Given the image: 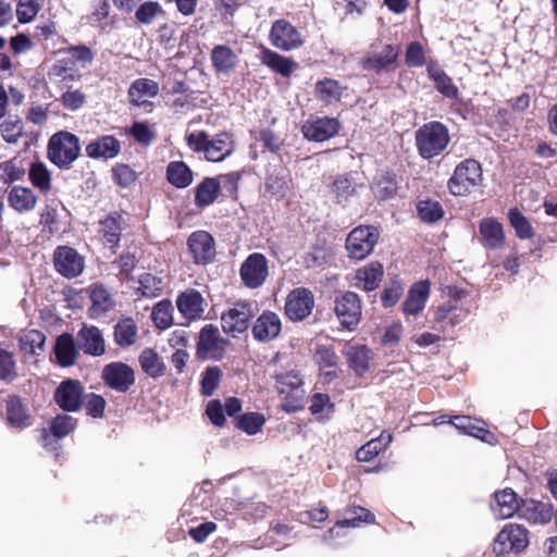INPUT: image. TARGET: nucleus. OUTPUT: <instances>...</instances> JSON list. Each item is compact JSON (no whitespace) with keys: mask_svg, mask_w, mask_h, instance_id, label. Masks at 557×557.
<instances>
[{"mask_svg":"<svg viewBox=\"0 0 557 557\" xmlns=\"http://www.w3.org/2000/svg\"><path fill=\"white\" fill-rule=\"evenodd\" d=\"M188 147L195 152H203L206 159L212 162L223 161L234 151L235 145L232 135L220 133L212 139L206 132L190 133L186 136Z\"/></svg>","mask_w":557,"mask_h":557,"instance_id":"1","label":"nucleus"},{"mask_svg":"<svg viewBox=\"0 0 557 557\" xmlns=\"http://www.w3.org/2000/svg\"><path fill=\"white\" fill-rule=\"evenodd\" d=\"M447 127L441 122H429L416 132V145L423 159H432L446 149L449 144Z\"/></svg>","mask_w":557,"mask_h":557,"instance_id":"2","label":"nucleus"},{"mask_svg":"<svg viewBox=\"0 0 557 557\" xmlns=\"http://www.w3.org/2000/svg\"><path fill=\"white\" fill-rule=\"evenodd\" d=\"M400 47L392 44H373L370 50L359 60L362 70L374 72H392L398 65Z\"/></svg>","mask_w":557,"mask_h":557,"instance_id":"3","label":"nucleus"},{"mask_svg":"<svg viewBox=\"0 0 557 557\" xmlns=\"http://www.w3.org/2000/svg\"><path fill=\"white\" fill-rule=\"evenodd\" d=\"M77 136L69 132H59L51 136L48 144V157L61 169H67L79 156Z\"/></svg>","mask_w":557,"mask_h":557,"instance_id":"4","label":"nucleus"},{"mask_svg":"<svg viewBox=\"0 0 557 557\" xmlns=\"http://www.w3.org/2000/svg\"><path fill=\"white\" fill-rule=\"evenodd\" d=\"M481 182V164L473 159H467L456 166L447 185L453 195L465 196L478 187Z\"/></svg>","mask_w":557,"mask_h":557,"instance_id":"5","label":"nucleus"},{"mask_svg":"<svg viewBox=\"0 0 557 557\" xmlns=\"http://www.w3.org/2000/svg\"><path fill=\"white\" fill-rule=\"evenodd\" d=\"M529 531L525 527L517 523L506 524L497 534L494 544V553L499 555L521 554L529 545Z\"/></svg>","mask_w":557,"mask_h":557,"instance_id":"6","label":"nucleus"},{"mask_svg":"<svg viewBox=\"0 0 557 557\" xmlns=\"http://www.w3.org/2000/svg\"><path fill=\"white\" fill-rule=\"evenodd\" d=\"M333 310L341 325L349 331L355 330L361 320V300L354 292L337 294L334 298Z\"/></svg>","mask_w":557,"mask_h":557,"instance_id":"7","label":"nucleus"},{"mask_svg":"<svg viewBox=\"0 0 557 557\" xmlns=\"http://www.w3.org/2000/svg\"><path fill=\"white\" fill-rule=\"evenodd\" d=\"M380 233L374 226L355 227L347 236L346 249L350 258L362 260L371 253Z\"/></svg>","mask_w":557,"mask_h":557,"instance_id":"8","label":"nucleus"},{"mask_svg":"<svg viewBox=\"0 0 557 557\" xmlns=\"http://www.w3.org/2000/svg\"><path fill=\"white\" fill-rule=\"evenodd\" d=\"M101 379L108 387L119 393L128 392L136 381L134 369L122 361L106 364Z\"/></svg>","mask_w":557,"mask_h":557,"instance_id":"9","label":"nucleus"},{"mask_svg":"<svg viewBox=\"0 0 557 557\" xmlns=\"http://www.w3.org/2000/svg\"><path fill=\"white\" fill-rule=\"evenodd\" d=\"M302 380L295 371L277 375V391L284 396L286 410H298L302 408L305 389Z\"/></svg>","mask_w":557,"mask_h":557,"instance_id":"10","label":"nucleus"},{"mask_svg":"<svg viewBox=\"0 0 557 557\" xmlns=\"http://www.w3.org/2000/svg\"><path fill=\"white\" fill-rule=\"evenodd\" d=\"M53 264L59 274L66 278H74L84 271L85 260L74 248L59 246L53 252Z\"/></svg>","mask_w":557,"mask_h":557,"instance_id":"11","label":"nucleus"},{"mask_svg":"<svg viewBox=\"0 0 557 557\" xmlns=\"http://www.w3.org/2000/svg\"><path fill=\"white\" fill-rule=\"evenodd\" d=\"M228 341L220 336L215 325L207 324L199 334L197 355L202 359H219L223 356Z\"/></svg>","mask_w":557,"mask_h":557,"instance_id":"12","label":"nucleus"},{"mask_svg":"<svg viewBox=\"0 0 557 557\" xmlns=\"http://www.w3.org/2000/svg\"><path fill=\"white\" fill-rule=\"evenodd\" d=\"M84 386L77 380L62 381L54 392V401L67 412H76L83 405Z\"/></svg>","mask_w":557,"mask_h":557,"instance_id":"13","label":"nucleus"},{"mask_svg":"<svg viewBox=\"0 0 557 557\" xmlns=\"http://www.w3.org/2000/svg\"><path fill=\"white\" fill-rule=\"evenodd\" d=\"M314 307V296L311 290L298 287L293 289L285 304V314L292 321H302L309 317Z\"/></svg>","mask_w":557,"mask_h":557,"instance_id":"14","label":"nucleus"},{"mask_svg":"<svg viewBox=\"0 0 557 557\" xmlns=\"http://www.w3.org/2000/svg\"><path fill=\"white\" fill-rule=\"evenodd\" d=\"M239 273L247 287H260L269 274L267 258L259 252L249 255L242 263Z\"/></svg>","mask_w":557,"mask_h":557,"instance_id":"15","label":"nucleus"},{"mask_svg":"<svg viewBox=\"0 0 557 557\" xmlns=\"http://www.w3.org/2000/svg\"><path fill=\"white\" fill-rule=\"evenodd\" d=\"M270 40L274 47L284 51L297 49L304 44L300 33L286 20H277L273 23Z\"/></svg>","mask_w":557,"mask_h":557,"instance_id":"16","label":"nucleus"},{"mask_svg":"<svg viewBox=\"0 0 557 557\" xmlns=\"http://www.w3.org/2000/svg\"><path fill=\"white\" fill-rule=\"evenodd\" d=\"M251 318L252 311L250 305L246 302H237L233 308L222 314V329L225 333L235 336L248 329Z\"/></svg>","mask_w":557,"mask_h":557,"instance_id":"17","label":"nucleus"},{"mask_svg":"<svg viewBox=\"0 0 557 557\" xmlns=\"http://www.w3.org/2000/svg\"><path fill=\"white\" fill-rule=\"evenodd\" d=\"M187 245L194 261L198 264H207L215 257L214 239L206 231L191 233L188 237Z\"/></svg>","mask_w":557,"mask_h":557,"instance_id":"18","label":"nucleus"},{"mask_svg":"<svg viewBox=\"0 0 557 557\" xmlns=\"http://www.w3.org/2000/svg\"><path fill=\"white\" fill-rule=\"evenodd\" d=\"M338 131L339 123L332 117L308 120L301 126L304 137L311 141H325L335 136Z\"/></svg>","mask_w":557,"mask_h":557,"instance_id":"19","label":"nucleus"},{"mask_svg":"<svg viewBox=\"0 0 557 557\" xmlns=\"http://www.w3.org/2000/svg\"><path fill=\"white\" fill-rule=\"evenodd\" d=\"M554 507L549 503L535 499H521L519 518L531 524H547L554 517Z\"/></svg>","mask_w":557,"mask_h":557,"instance_id":"20","label":"nucleus"},{"mask_svg":"<svg viewBox=\"0 0 557 557\" xmlns=\"http://www.w3.org/2000/svg\"><path fill=\"white\" fill-rule=\"evenodd\" d=\"M121 141L113 135H102L92 139L85 148L87 157L96 160L114 159L121 152Z\"/></svg>","mask_w":557,"mask_h":557,"instance_id":"21","label":"nucleus"},{"mask_svg":"<svg viewBox=\"0 0 557 557\" xmlns=\"http://www.w3.org/2000/svg\"><path fill=\"white\" fill-rule=\"evenodd\" d=\"M521 499L511 488H505L494 493L491 509L497 519H508L515 513L519 515Z\"/></svg>","mask_w":557,"mask_h":557,"instance_id":"22","label":"nucleus"},{"mask_svg":"<svg viewBox=\"0 0 557 557\" xmlns=\"http://www.w3.org/2000/svg\"><path fill=\"white\" fill-rule=\"evenodd\" d=\"M77 346L90 356H102L106 352V343L101 331L94 325H84L76 335Z\"/></svg>","mask_w":557,"mask_h":557,"instance_id":"23","label":"nucleus"},{"mask_svg":"<svg viewBox=\"0 0 557 557\" xmlns=\"http://www.w3.org/2000/svg\"><path fill=\"white\" fill-rule=\"evenodd\" d=\"M176 306L181 314L189 321L200 319L205 312V299L196 289L181 293L176 299Z\"/></svg>","mask_w":557,"mask_h":557,"instance_id":"24","label":"nucleus"},{"mask_svg":"<svg viewBox=\"0 0 557 557\" xmlns=\"http://www.w3.org/2000/svg\"><path fill=\"white\" fill-rule=\"evenodd\" d=\"M127 223L123 215L113 212L99 222V234L101 239L110 245L111 248L119 247L122 232L126 228Z\"/></svg>","mask_w":557,"mask_h":557,"instance_id":"25","label":"nucleus"},{"mask_svg":"<svg viewBox=\"0 0 557 557\" xmlns=\"http://www.w3.org/2000/svg\"><path fill=\"white\" fill-rule=\"evenodd\" d=\"M282 329L280 317L272 311H264L252 326L253 337L259 342H270L276 338Z\"/></svg>","mask_w":557,"mask_h":557,"instance_id":"26","label":"nucleus"},{"mask_svg":"<svg viewBox=\"0 0 557 557\" xmlns=\"http://www.w3.org/2000/svg\"><path fill=\"white\" fill-rule=\"evenodd\" d=\"M349 368L356 375L362 376L370 370V363L373 355L371 349L366 345H350L344 350Z\"/></svg>","mask_w":557,"mask_h":557,"instance_id":"27","label":"nucleus"},{"mask_svg":"<svg viewBox=\"0 0 557 557\" xmlns=\"http://www.w3.org/2000/svg\"><path fill=\"white\" fill-rule=\"evenodd\" d=\"M429 295L430 284L428 281L413 284L403 304L404 313L406 315H417L425 307Z\"/></svg>","mask_w":557,"mask_h":557,"instance_id":"28","label":"nucleus"},{"mask_svg":"<svg viewBox=\"0 0 557 557\" xmlns=\"http://www.w3.org/2000/svg\"><path fill=\"white\" fill-rule=\"evenodd\" d=\"M313 360L319 367L326 382L338 377V357L331 346H319L313 355Z\"/></svg>","mask_w":557,"mask_h":557,"instance_id":"29","label":"nucleus"},{"mask_svg":"<svg viewBox=\"0 0 557 557\" xmlns=\"http://www.w3.org/2000/svg\"><path fill=\"white\" fill-rule=\"evenodd\" d=\"M483 245L491 249H498L504 246L505 235L502 224L493 218L483 219L479 226Z\"/></svg>","mask_w":557,"mask_h":557,"instance_id":"30","label":"nucleus"},{"mask_svg":"<svg viewBox=\"0 0 557 557\" xmlns=\"http://www.w3.org/2000/svg\"><path fill=\"white\" fill-rule=\"evenodd\" d=\"M383 274V265L380 262H370L357 270L355 285L367 292L374 290L379 287Z\"/></svg>","mask_w":557,"mask_h":557,"instance_id":"31","label":"nucleus"},{"mask_svg":"<svg viewBox=\"0 0 557 557\" xmlns=\"http://www.w3.org/2000/svg\"><path fill=\"white\" fill-rule=\"evenodd\" d=\"M57 361L62 367L75 364L78 357V349L74 337L69 333L61 334L54 345Z\"/></svg>","mask_w":557,"mask_h":557,"instance_id":"32","label":"nucleus"},{"mask_svg":"<svg viewBox=\"0 0 557 557\" xmlns=\"http://www.w3.org/2000/svg\"><path fill=\"white\" fill-rule=\"evenodd\" d=\"M5 412L9 423L16 428L30 425V416L27 407L23 404L21 397L11 395L5 399Z\"/></svg>","mask_w":557,"mask_h":557,"instance_id":"33","label":"nucleus"},{"mask_svg":"<svg viewBox=\"0 0 557 557\" xmlns=\"http://www.w3.org/2000/svg\"><path fill=\"white\" fill-rule=\"evenodd\" d=\"M260 61L262 64L267 65L272 71L280 73L284 77H288L297 67V63L292 59L283 57L268 48H262Z\"/></svg>","mask_w":557,"mask_h":557,"instance_id":"34","label":"nucleus"},{"mask_svg":"<svg viewBox=\"0 0 557 557\" xmlns=\"http://www.w3.org/2000/svg\"><path fill=\"white\" fill-rule=\"evenodd\" d=\"M17 342L24 356H38L45 350L46 336L37 330H28L18 335Z\"/></svg>","mask_w":557,"mask_h":557,"instance_id":"35","label":"nucleus"},{"mask_svg":"<svg viewBox=\"0 0 557 557\" xmlns=\"http://www.w3.org/2000/svg\"><path fill=\"white\" fill-rule=\"evenodd\" d=\"M158 92V84L148 78L136 79L128 89L129 99L136 106L145 104L149 98L156 97Z\"/></svg>","mask_w":557,"mask_h":557,"instance_id":"36","label":"nucleus"},{"mask_svg":"<svg viewBox=\"0 0 557 557\" xmlns=\"http://www.w3.org/2000/svg\"><path fill=\"white\" fill-rule=\"evenodd\" d=\"M141 370L151 379H158L165 373L163 359L152 348H145L138 356Z\"/></svg>","mask_w":557,"mask_h":557,"instance_id":"37","label":"nucleus"},{"mask_svg":"<svg viewBox=\"0 0 557 557\" xmlns=\"http://www.w3.org/2000/svg\"><path fill=\"white\" fill-rule=\"evenodd\" d=\"M114 342L122 348L134 345L138 338V326L136 322L126 318L119 321L114 326Z\"/></svg>","mask_w":557,"mask_h":557,"instance_id":"38","label":"nucleus"},{"mask_svg":"<svg viewBox=\"0 0 557 557\" xmlns=\"http://www.w3.org/2000/svg\"><path fill=\"white\" fill-rule=\"evenodd\" d=\"M221 189V182L216 177L205 178L197 187L195 202L198 207H207L214 202Z\"/></svg>","mask_w":557,"mask_h":557,"instance_id":"39","label":"nucleus"},{"mask_svg":"<svg viewBox=\"0 0 557 557\" xmlns=\"http://www.w3.org/2000/svg\"><path fill=\"white\" fill-rule=\"evenodd\" d=\"M9 203L16 211H30L37 203V196L32 189L14 186L9 193Z\"/></svg>","mask_w":557,"mask_h":557,"instance_id":"40","label":"nucleus"},{"mask_svg":"<svg viewBox=\"0 0 557 557\" xmlns=\"http://www.w3.org/2000/svg\"><path fill=\"white\" fill-rule=\"evenodd\" d=\"M168 181L177 188H185L193 182V172L183 161H172L166 168Z\"/></svg>","mask_w":557,"mask_h":557,"instance_id":"41","label":"nucleus"},{"mask_svg":"<svg viewBox=\"0 0 557 557\" xmlns=\"http://www.w3.org/2000/svg\"><path fill=\"white\" fill-rule=\"evenodd\" d=\"M213 67L221 73H227L236 66L237 55L227 46L219 45L211 52Z\"/></svg>","mask_w":557,"mask_h":557,"instance_id":"42","label":"nucleus"},{"mask_svg":"<svg viewBox=\"0 0 557 557\" xmlns=\"http://www.w3.org/2000/svg\"><path fill=\"white\" fill-rule=\"evenodd\" d=\"M92 311L100 314L111 310L114 307L112 295L102 284H94L89 287Z\"/></svg>","mask_w":557,"mask_h":557,"instance_id":"43","label":"nucleus"},{"mask_svg":"<svg viewBox=\"0 0 557 557\" xmlns=\"http://www.w3.org/2000/svg\"><path fill=\"white\" fill-rule=\"evenodd\" d=\"M357 187L358 185L350 174L338 175L331 185V193L339 203L354 196Z\"/></svg>","mask_w":557,"mask_h":557,"instance_id":"44","label":"nucleus"},{"mask_svg":"<svg viewBox=\"0 0 557 557\" xmlns=\"http://www.w3.org/2000/svg\"><path fill=\"white\" fill-rule=\"evenodd\" d=\"M392 442V434L382 433L379 438L369 441L366 445L357 450V459L359 461H370L380 454Z\"/></svg>","mask_w":557,"mask_h":557,"instance_id":"45","label":"nucleus"},{"mask_svg":"<svg viewBox=\"0 0 557 557\" xmlns=\"http://www.w3.org/2000/svg\"><path fill=\"white\" fill-rule=\"evenodd\" d=\"M467 311L460 309L454 301H447L435 310L434 321L437 323L447 321L451 326L459 323L466 315Z\"/></svg>","mask_w":557,"mask_h":557,"instance_id":"46","label":"nucleus"},{"mask_svg":"<svg viewBox=\"0 0 557 557\" xmlns=\"http://www.w3.org/2000/svg\"><path fill=\"white\" fill-rule=\"evenodd\" d=\"M165 11L162 5L157 1H145L138 5L135 11V18L139 24L150 25L160 16H163Z\"/></svg>","mask_w":557,"mask_h":557,"instance_id":"47","label":"nucleus"},{"mask_svg":"<svg viewBox=\"0 0 557 557\" xmlns=\"http://www.w3.org/2000/svg\"><path fill=\"white\" fill-rule=\"evenodd\" d=\"M317 97L326 103L339 100L342 96V87L337 81L325 78L315 84Z\"/></svg>","mask_w":557,"mask_h":557,"instance_id":"48","label":"nucleus"},{"mask_svg":"<svg viewBox=\"0 0 557 557\" xmlns=\"http://www.w3.org/2000/svg\"><path fill=\"white\" fill-rule=\"evenodd\" d=\"M508 219L519 238L528 239L534 236L531 223L517 208L509 210Z\"/></svg>","mask_w":557,"mask_h":557,"instance_id":"49","label":"nucleus"},{"mask_svg":"<svg viewBox=\"0 0 557 557\" xmlns=\"http://www.w3.org/2000/svg\"><path fill=\"white\" fill-rule=\"evenodd\" d=\"M430 77L435 83V88L447 98H457L458 88L453 84L450 77H448L443 71L437 69H429Z\"/></svg>","mask_w":557,"mask_h":557,"instance_id":"50","label":"nucleus"},{"mask_svg":"<svg viewBox=\"0 0 557 557\" xmlns=\"http://www.w3.org/2000/svg\"><path fill=\"white\" fill-rule=\"evenodd\" d=\"M139 286L138 292L144 297L153 298L161 295L163 290V281L162 278L152 275L150 273L143 274L138 280Z\"/></svg>","mask_w":557,"mask_h":557,"instance_id":"51","label":"nucleus"},{"mask_svg":"<svg viewBox=\"0 0 557 557\" xmlns=\"http://www.w3.org/2000/svg\"><path fill=\"white\" fill-rule=\"evenodd\" d=\"M397 182L395 176L386 173L382 174L374 184L373 190L376 198L386 200L394 197L397 193Z\"/></svg>","mask_w":557,"mask_h":557,"instance_id":"52","label":"nucleus"},{"mask_svg":"<svg viewBox=\"0 0 557 557\" xmlns=\"http://www.w3.org/2000/svg\"><path fill=\"white\" fill-rule=\"evenodd\" d=\"M173 306L170 300L159 301L152 309L151 318L159 329H166L172 324Z\"/></svg>","mask_w":557,"mask_h":557,"instance_id":"53","label":"nucleus"},{"mask_svg":"<svg viewBox=\"0 0 557 557\" xmlns=\"http://www.w3.org/2000/svg\"><path fill=\"white\" fill-rule=\"evenodd\" d=\"M418 214L423 222L434 223L443 218L444 211L437 201L421 200L418 203Z\"/></svg>","mask_w":557,"mask_h":557,"instance_id":"54","label":"nucleus"},{"mask_svg":"<svg viewBox=\"0 0 557 557\" xmlns=\"http://www.w3.org/2000/svg\"><path fill=\"white\" fill-rule=\"evenodd\" d=\"M32 184L41 191L47 193L51 188V175L42 163H34L29 170Z\"/></svg>","mask_w":557,"mask_h":557,"instance_id":"55","label":"nucleus"},{"mask_svg":"<svg viewBox=\"0 0 557 557\" xmlns=\"http://www.w3.org/2000/svg\"><path fill=\"white\" fill-rule=\"evenodd\" d=\"M265 419L263 414L257 412H249L242 414L237 419L236 425L249 435H255L261 431Z\"/></svg>","mask_w":557,"mask_h":557,"instance_id":"56","label":"nucleus"},{"mask_svg":"<svg viewBox=\"0 0 557 557\" xmlns=\"http://www.w3.org/2000/svg\"><path fill=\"white\" fill-rule=\"evenodd\" d=\"M16 376V363L13 354L0 348V380L11 383Z\"/></svg>","mask_w":557,"mask_h":557,"instance_id":"57","label":"nucleus"},{"mask_svg":"<svg viewBox=\"0 0 557 557\" xmlns=\"http://www.w3.org/2000/svg\"><path fill=\"white\" fill-rule=\"evenodd\" d=\"M2 138L9 144H15L23 136V123L20 119H8L0 125Z\"/></svg>","mask_w":557,"mask_h":557,"instance_id":"58","label":"nucleus"},{"mask_svg":"<svg viewBox=\"0 0 557 557\" xmlns=\"http://www.w3.org/2000/svg\"><path fill=\"white\" fill-rule=\"evenodd\" d=\"M222 371L218 367H209L201 380V394L211 396L220 384Z\"/></svg>","mask_w":557,"mask_h":557,"instance_id":"59","label":"nucleus"},{"mask_svg":"<svg viewBox=\"0 0 557 557\" xmlns=\"http://www.w3.org/2000/svg\"><path fill=\"white\" fill-rule=\"evenodd\" d=\"M40 1L41 0H18L16 5V16L18 22H30L40 10Z\"/></svg>","mask_w":557,"mask_h":557,"instance_id":"60","label":"nucleus"},{"mask_svg":"<svg viewBox=\"0 0 557 557\" xmlns=\"http://www.w3.org/2000/svg\"><path fill=\"white\" fill-rule=\"evenodd\" d=\"M60 101L70 111L81 110L87 101V96L79 89H69L62 94Z\"/></svg>","mask_w":557,"mask_h":557,"instance_id":"61","label":"nucleus"},{"mask_svg":"<svg viewBox=\"0 0 557 557\" xmlns=\"http://www.w3.org/2000/svg\"><path fill=\"white\" fill-rule=\"evenodd\" d=\"M76 426V420L67 414H58L52 424L51 431L54 436L61 438L74 431Z\"/></svg>","mask_w":557,"mask_h":557,"instance_id":"62","label":"nucleus"},{"mask_svg":"<svg viewBox=\"0 0 557 557\" xmlns=\"http://www.w3.org/2000/svg\"><path fill=\"white\" fill-rule=\"evenodd\" d=\"M405 61L410 67H420L425 63L424 49L419 41H412L408 45Z\"/></svg>","mask_w":557,"mask_h":557,"instance_id":"63","label":"nucleus"},{"mask_svg":"<svg viewBox=\"0 0 557 557\" xmlns=\"http://www.w3.org/2000/svg\"><path fill=\"white\" fill-rule=\"evenodd\" d=\"M129 134L138 144L144 146H149L156 138L154 132L143 122H135L129 129Z\"/></svg>","mask_w":557,"mask_h":557,"instance_id":"64","label":"nucleus"}]
</instances>
